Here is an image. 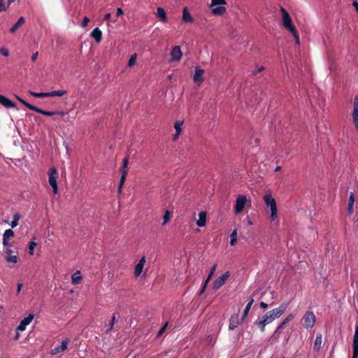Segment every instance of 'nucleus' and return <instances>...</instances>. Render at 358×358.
<instances>
[{"instance_id":"nucleus-1","label":"nucleus","mask_w":358,"mask_h":358,"mask_svg":"<svg viewBox=\"0 0 358 358\" xmlns=\"http://www.w3.org/2000/svg\"><path fill=\"white\" fill-rule=\"evenodd\" d=\"M287 308V303H282L278 308L265 313L262 317L256 322L257 325L262 331L265 329L266 325L271 324L275 319L280 317Z\"/></svg>"},{"instance_id":"nucleus-2","label":"nucleus","mask_w":358,"mask_h":358,"mask_svg":"<svg viewBox=\"0 0 358 358\" xmlns=\"http://www.w3.org/2000/svg\"><path fill=\"white\" fill-rule=\"evenodd\" d=\"M266 210L269 214L271 222L275 221L278 217V208L275 199L273 197L271 192H267L263 197Z\"/></svg>"},{"instance_id":"nucleus-3","label":"nucleus","mask_w":358,"mask_h":358,"mask_svg":"<svg viewBox=\"0 0 358 358\" xmlns=\"http://www.w3.org/2000/svg\"><path fill=\"white\" fill-rule=\"evenodd\" d=\"M280 12L282 15V26L284 27L285 29L291 32V34H292L296 41V43H299V36L294 25L292 23L289 14L283 8H280Z\"/></svg>"},{"instance_id":"nucleus-4","label":"nucleus","mask_w":358,"mask_h":358,"mask_svg":"<svg viewBox=\"0 0 358 358\" xmlns=\"http://www.w3.org/2000/svg\"><path fill=\"white\" fill-rule=\"evenodd\" d=\"M227 1L225 0H211L209 8L213 15H223L226 11Z\"/></svg>"},{"instance_id":"nucleus-5","label":"nucleus","mask_w":358,"mask_h":358,"mask_svg":"<svg viewBox=\"0 0 358 358\" xmlns=\"http://www.w3.org/2000/svg\"><path fill=\"white\" fill-rule=\"evenodd\" d=\"M250 206V201L243 194H239L237 196L235 205H234V213L239 215L241 213L246 206Z\"/></svg>"},{"instance_id":"nucleus-6","label":"nucleus","mask_w":358,"mask_h":358,"mask_svg":"<svg viewBox=\"0 0 358 358\" xmlns=\"http://www.w3.org/2000/svg\"><path fill=\"white\" fill-rule=\"evenodd\" d=\"M48 173V176H49L48 181H49L50 185L52 187L53 192L55 194L58 192L57 182V171L55 167H52L49 169Z\"/></svg>"},{"instance_id":"nucleus-7","label":"nucleus","mask_w":358,"mask_h":358,"mask_svg":"<svg viewBox=\"0 0 358 358\" xmlns=\"http://www.w3.org/2000/svg\"><path fill=\"white\" fill-rule=\"evenodd\" d=\"M303 326L306 329L312 328L315 322V316L311 311H307L303 317Z\"/></svg>"},{"instance_id":"nucleus-8","label":"nucleus","mask_w":358,"mask_h":358,"mask_svg":"<svg viewBox=\"0 0 358 358\" xmlns=\"http://www.w3.org/2000/svg\"><path fill=\"white\" fill-rule=\"evenodd\" d=\"M128 164H129V159H128L127 157H126L123 159L122 166V168H121L122 176H121V178H120V182H119V185H118V191H119V192H121L122 187V186H123V185L124 183V181L126 180V177L127 176V166H128Z\"/></svg>"},{"instance_id":"nucleus-9","label":"nucleus","mask_w":358,"mask_h":358,"mask_svg":"<svg viewBox=\"0 0 358 358\" xmlns=\"http://www.w3.org/2000/svg\"><path fill=\"white\" fill-rule=\"evenodd\" d=\"M230 276V273L229 271L225 272L223 275L219 277L217 279L215 280L213 282V289L215 290H217L220 287H221L227 279Z\"/></svg>"},{"instance_id":"nucleus-10","label":"nucleus","mask_w":358,"mask_h":358,"mask_svg":"<svg viewBox=\"0 0 358 358\" xmlns=\"http://www.w3.org/2000/svg\"><path fill=\"white\" fill-rule=\"evenodd\" d=\"M352 117L355 128L358 129V96H356L354 99Z\"/></svg>"},{"instance_id":"nucleus-11","label":"nucleus","mask_w":358,"mask_h":358,"mask_svg":"<svg viewBox=\"0 0 358 358\" xmlns=\"http://www.w3.org/2000/svg\"><path fill=\"white\" fill-rule=\"evenodd\" d=\"M34 319V315L32 314H29L27 317L24 318L17 326L16 330L18 331H23L26 329L27 326L29 325Z\"/></svg>"},{"instance_id":"nucleus-12","label":"nucleus","mask_w":358,"mask_h":358,"mask_svg":"<svg viewBox=\"0 0 358 358\" xmlns=\"http://www.w3.org/2000/svg\"><path fill=\"white\" fill-rule=\"evenodd\" d=\"M205 71L203 69H201L200 68H196L194 75L193 76V80L194 83L197 85H200L203 80V75H204Z\"/></svg>"},{"instance_id":"nucleus-13","label":"nucleus","mask_w":358,"mask_h":358,"mask_svg":"<svg viewBox=\"0 0 358 358\" xmlns=\"http://www.w3.org/2000/svg\"><path fill=\"white\" fill-rule=\"evenodd\" d=\"M69 341V340L68 338L63 340L59 346H57L51 350V354L55 355L66 350L67 349Z\"/></svg>"},{"instance_id":"nucleus-14","label":"nucleus","mask_w":358,"mask_h":358,"mask_svg":"<svg viewBox=\"0 0 358 358\" xmlns=\"http://www.w3.org/2000/svg\"><path fill=\"white\" fill-rule=\"evenodd\" d=\"M33 111H35V112H37L38 113H41L43 115H46V116H52V115H64V112H61V111H47V110H44L43 109H41L39 108H37L36 106H34L33 110Z\"/></svg>"},{"instance_id":"nucleus-15","label":"nucleus","mask_w":358,"mask_h":358,"mask_svg":"<svg viewBox=\"0 0 358 358\" xmlns=\"http://www.w3.org/2000/svg\"><path fill=\"white\" fill-rule=\"evenodd\" d=\"M145 263V257L143 256L141 258L138 263L136 265L134 269V276L138 277L142 273L144 265Z\"/></svg>"},{"instance_id":"nucleus-16","label":"nucleus","mask_w":358,"mask_h":358,"mask_svg":"<svg viewBox=\"0 0 358 358\" xmlns=\"http://www.w3.org/2000/svg\"><path fill=\"white\" fill-rule=\"evenodd\" d=\"M0 103L7 108H15V103L3 95L0 94Z\"/></svg>"},{"instance_id":"nucleus-17","label":"nucleus","mask_w":358,"mask_h":358,"mask_svg":"<svg viewBox=\"0 0 358 358\" xmlns=\"http://www.w3.org/2000/svg\"><path fill=\"white\" fill-rule=\"evenodd\" d=\"M12 250L10 248H7L6 250V257L5 259L8 262L17 263L18 257L17 255H12Z\"/></svg>"},{"instance_id":"nucleus-18","label":"nucleus","mask_w":358,"mask_h":358,"mask_svg":"<svg viewBox=\"0 0 358 358\" xmlns=\"http://www.w3.org/2000/svg\"><path fill=\"white\" fill-rule=\"evenodd\" d=\"M90 35L97 43H99L102 40V32L98 27L94 29Z\"/></svg>"},{"instance_id":"nucleus-19","label":"nucleus","mask_w":358,"mask_h":358,"mask_svg":"<svg viewBox=\"0 0 358 358\" xmlns=\"http://www.w3.org/2000/svg\"><path fill=\"white\" fill-rule=\"evenodd\" d=\"M196 223L198 227H204L206 224V213L205 211H201L199 214V219L196 221Z\"/></svg>"},{"instance_id":"nucleus-20","label":"nucleus","mask_w":358,"mask_h":358,"mask_svg":"<svg viewBox=\"0 0 358 358\" xmlns=\"http://www.w3.org/2000/svg\"><path fill=\"white\" fill-rule=\"evenodd\" d=\"M239 324V317L238 314L231 315L229 320V329L233 330Z\"/></svg>"},{"instance_id":"nucleus-21","label":"nucleus","mask_w":358,"mask_h":358,"mask_svg":"<svg viewBox=\"0 0 358 358\" xmlns=\"http://www.w3.org/2000/svg\"><path fill=\"white\" fill-rule=\"evenodd\" d=\"M182 21L185 23H192L194 21L193 17L188 11L187 8H184L182 10Z\"/></svg>"},{"instance_id":"nucleus-22","label":"nucleus","mask_w":358,"mask_h":358,"mask_svg":"<svg viewBox=\"0 0 358 358\" xmlns=\"http://www.w3.org/2000/svg\"><path fill=\"white\" fill-rule=\"evenodd\" d=\"M322 336L321 334H317L314 342V350L319 351L322 347Z\"/></svg>"},{"instance_id":"nucleus-23","label":"nucleus","mask_w":358,"mask_h":358,"mask_svg":"<svg viewBox=\"0 0 358 358\" xmlns=\"http://www.w3.org/2000/svg\"><path fill=\"white\" fill-rule=\"evenodd\" d=\"M157 17L162 22H165L167 20L166 14L163 8L159 7L156 13Z\"/></svg>"},{"instance_id":"nucleus-24","label":"nucleus","mask_w":358,"mask_h":358,"mask_svg":"<svg viewBox=\"0 0 358 358\" xmlns=\"http://www.w3.org/2000/svg\"><path fill=\"white\" fill-rule=\"evenodd\" d=\"M25 22V19L24 17H20L17 22L12 26V27L10 29V33H15L17 29L22 26Z\"/></svg>"},{"instance_id":"nucleus-25","label":"nucleus","mask_w":358,"mask_h":358,"mask_svg":"<svg viewBox=\"0 0 358 358\" xmlns=\"http://www.w3.org/2000/svg\"><path fill=\"white\" fill-rule=\"evenodd\" d=\"M171 57V62L179 61V45H176L173 48Z\"/></svg>"},{"instance_id":"nucleus-26","label":"nucleus","mask_w":358,"mask_h":358,"mask_svg":"<svg viewBox=\"0 0 358 358\" xmlns=\"http://www.w3.org/2000/svg\"><path fill=\"white\" fill-rule=\"evenodd\" d=\"M254 302V299H251L250 300V301L248 303V304L246 305L245 309H244V311H243V315H242V320L243 321L245 320V318L248 316V313L252 306V303Z\"/></svg>"},{"instance_id":"nucleus-27","label":"nucleus","mask_w":358,"mask_h":358,"mask_svg":"<svg viewBox=\"0 0 358 358\" xmlns=\"http://www.w3.org/2000/svg\"><path fill=\"white\" fill-rule=\"evenodd\" d=\"M81 280H82V277L80 275V271H77L71 277V282H72V284H73V285H78V284L80 283Z\"/></svg>"},{"instance_id":"nucleus-28","label":"nucleus","mask_w":358,"mask_h":358,"mask_svg":"<svg viewBox=\"0 0 358 358\" xmlns=\"http://www.w3.org/2000/svg\"><path fill=\"white\" fill-rule=\"evenodd\" d=\"M66 94H67V91H66V90H55V91H52L50 92H48V97L62 96Z\"/></svg>"},{"instance_id":"nucleus-29","label":"nucleus","mask_w":358,"mask_h":358,"mask_svg":"<svg viewBox=\"0 0 358 358\" xmlns=\"http://www.w3.org/2000/svg\"><path fill=\"white\" fill-rule=\"evenodd\" d=\"M29 94L36 98H45L48 97V92H35L32 91H29Z\"/></svg>"},{"instance_id":"nucleus-30","label":"nucleus","mask_w":358,"mask_h":358,"mask_svg":"<svg viewBox=\"0 0 358 358\" xmlns=\"http://www.w3.org/2000/svg\"><path fill=\"white\" fill-rule=\"evenodd\" d=\"M237 241V229H235L230 235V244L234 245Z\"/></svg>"},{"instance_id":"nucleus-31","label":"nucleus","mask_w":358,"mask_h":358,"mask_svg":"<svg viewBox=\"0 0 358 358\" xmlns=\"http://www.w3.org/2000/svg\"><path fill=\"white\" fill-rule=\"evenodd\" d=\"M15 98L20 102L22 103L24 106H26L27 108H28L29 110H33L34 106L30 104L29 103L25 101L24 99H22V98H20L19 96L17 95H15Z\"/></svg>"},{"instance_id":"nucleus-32","label":"nucleus","mask_w":358,"mask_h":358,"mask_svg":"<svg viewBox=\"0 0 358 358\" xmlns=\"http://www.w3.org/2000/svg\"><path fill=\"white\" fill-rule=\"evenodd\" d=\"M353 205H354V196H353V194H351L350 196V198H349L348 208V212L350 214H352L353 212Z\"/></svg>"},{"instance_id":"nucleus-33","label":"nucleus","mask_w":358,"mask_h":358,"mask_svg":"<svg viewBox=\"0 0 358 358\" xmlns=\"http://www.w3.org/2000/svg\"><path fill=\"white\" fill-rule=\"evenodd\" d=\"M216 268H217V265L216 264L213 265L211 267V268L210 270V272H209V274H208V277H207V278L206 280V284H208V282L210 280L212 276L213 275L215 271H216Z\"/></svg>"},{"instance_id":"nucleus-34","label":"nucleus","mask_w":358,"mask_h":358,"mask_svg":"<svg viewBox=\"0 0 358 358\" xmlns=\"http://www.w3.org/2000/svg\"><path fill=\"white\" fill-rule=\"evenodd\" d=\"M14 236V232L12 229H6L3 235V238L6 239H9L10 238Z\"/></svg>"},{"instance_id":"nucleus-35","label":"nucleus","mask_w":358,"mask_h":358,"mask_svg":"<svg viewBox=\"0 0 358 358\" xmlns=\"http://www.w3.org/2000/svg\"><path fill=\"white\" fill-rule=\"evenodd\" d=\"M174 128L176 129V134L173 136V141H176L179 136V120H176L175 122Z\"/></svg>"},{"instance_id":"nucleus-36","label":"nucleus","mask_w":358,"mask_h":358,"mask_svg":"<svg viewBox=\"0 0 358 358\" xmlns=\"http://www.w3.org/2000/svg\"><path fill=\"white\" fill-rule=\"evenodd\" d=\"M36 245V243L35 241H30L29 243V254L32 255L34 252V248Z\"/></svg>"},{"instance_id":"nucleus-37","label":"nucleus","mask_w":358,"mask_h":358,"mask_svg":"<svg viewBox=\"0 0 358 358\" xmlns=\"http://www.w3.org/2000/svg\"><path fill=\"white\" fill-rule=\"evenodd\" d=\"M136 54L132 55L129 59V62L127 64L128 66L131 67L132 66H134V64L136 63Z\"/></svg>"},{"instance_id":"nucleus-38","label":"nucleus","mask_w":358,"mask_h":358,"mask_svg":"<svg viewBox=\"0 0 358 358\" xmlns=\"http://www.w3.org/2000/svg\"><path fill=\"white\" fill-rule=\"evenodd\" d=\"M170 220V213L169 210L165 212L163 216V224H166Z\"/></svg>"},{"instance_id":"nucleus-39","label":"nucleus","mask_w":358,"mask_h":358,"mask_svg":"<svg viewBox=\"0 0 358 358\" xmlns=\"http://www.w3.org/2000/svg\"><path fill=\"white\" fill-rule=\"evenodd\" d=\"M285 324H283V322L278 326V327L277 328L276 331L274 332V334H273V338H276L278 339V332L283 327V326L285 325Z\"/></svg>"},{"instance_id":"nucleus-40","label":"nucleus","mask_w":358,"mask_h":358,"mask_svg":"<svg viewBox=\"0 0 358 358\" xmlns=\"http://www.w3.org/2000/svg\"><path fill=\"white\" fill-rule=\"evenodd\" d=\"M0 53L2 54L3 56L5 57H8L9 56V51L7 48H0Z\"/></svg>"},{"instance_id":"nucleus-41","label":"nucleus","mask_w":358,"mask_h":358,"mask_svg":"<svg viewBox=\"0 0 358 358\" xmlns=\"http://www.w3.org/2000/svg\"><path fill=\"white\" fill-rule=\"evenodd\" d=\"M8 7V5L6 6L3 1H0V13L1 11H6Z\"/></svg>"},{"instance_id":"nucleus-42","label":"nucleus","mask_w":358,"mask_h":358,"mask_svg":"<svg viewBox=\"0 0 358 358\" xmlns=\"http://www.w3.org/2000/svg\"><path fill=\"white\" fill-rule=\"evenodd\" d=\"M167 325H168V322H166V324H164V326H163V327L159 329V331L157 332V337H160V336L163 334V333H164V330H165V329H166V326H167Z\"/></svg>"},{"instance_id":"nucleus-43","label":"nucleus","mask_w":358,"mask_h":358,"mask_svg":"<svg viewBox=\"0 0 358 358\" xmlns=\"http://www.w3.org/2000/svg\"><path fill=\"white\" fill-rule=\"evenodd\" d=\"M89 22H90L89 18H88L87 17H86V16H85V17H84V18H83V22H82L81 26H82L83 27H86Z\"/></svg>"},{"instance_id":"nucleus-44","label":"nucleus","mask_w":358,"mask_h":358,"mask_svg":"<svg viewBox=\"0 0 358 358\" xmlns=\"http://www.w3.org/2000/svg\"><path fill=\"white\" fill-rule=\"evenodd\" d=\"M294 318L292 314H289L283 321V324H287Z\"/></svg>"},{"instance_id":"nucleus-45","label":"nucleus","mask_w":358,"mask_h":358,"mask_svg":"<svg viewBox=\"0 0 358 358\" xmlns=\"http://www.w3.org/2000/svg\"><path fill=\"white\" fill-rule=\"evenodd\" d=\"M123 14H124L123 10L122 8H118L117 9V13H116L117 17L122 16Z\"/></svg>"},{"instance_id":"nucleus-46","label":"nucleus","mask_w":358,"mask_h":358,"mask_svg":"<svg viewBox=\"0 0 358 358\" xmlns=\"http://www.w3.org/2000/svg\"><path fill=\"white\" fill-rule=\"evenodd\" d=\"M38 52H35L32 55L31 57V59L32 62H35L38 57Z\"/></svg>"},{"instance_id":"nucleus-47","label":"nucleus","mask_w":358,"mask_h":358,"mask_svg":"<svg viewBox=\"0 0 358 358\" xmlns=\"http://www.w3.org/2000/svg\"><path fill=\"white\" fill-rule=\"evenodd\" d=\"M18 225V222H17L16 220H15L14 219L12 220L11 223H10V226L12 228H14L15 227H17Z\"/></svg>"},{"instance_id":"nucleus-48","label":"nucleus","mask_w":358,"mask_h":358,"mask_svg":"<svg viewBox=\"0 0 358 358\" xmlns=\"http://www.w3.org/2000/svg\"><path fill=\"white\" fill-rule=\"evenodd\" d=\"M22 286H23V284L22 282H19L17 284V294H19L20 292Z\"/></svg>"},{"instance_id":"nucleus-49","label":"nucleus","mask_w":358,"mask_h":358,"mask_svg":"<svg viewBox=\"0 0 358 358\" xmlns=\"http://www.w3.org/2000/svg\"><path fill=\"white\" fill-rule=\"evenodd\" d=\"M3 245L4 246L10 245V243L8 242V239H6L3 238Z\"/></svg>"},{"instance_id":"nucleus-50","label":"nucleus","mask_w":358,"mask_h":358,"mask_svg":"<svg viewBox=\"0 0 358 358\" xmlns=\"http://www.w3.org/2000/svg\"><path fill=\"white\" fill-rule=\"evenodd\" d=\"M13 219H14L15 220H16L17 222H18V221H19V220L20 219V214H19V213H16V214H15V215H13Z\"/></svg>"},{"instance_id":"nucleus-51","label":"nucleus","mask_w":358,"mask_h":358,"mask_svg":"<svg viewBox=\"0 0 358 358\" xmlns=\"http://www.w3.org/2000/svg\"><path fill=\"white\" fill-rule=\"evenodd\" d=\"M115 321V315H113L112 317L111 322H110V329L113 327Z\"/></svg>"},{"instance_id":"nucleus-52","label":"nucleus","mask_w":358,"mask_h":358,"mask_svg":"<svg viewBox=\"0 0 358 358\" xmlns=\"http://www.w3.org/2000/svg\"><path fill=\"white\" fill-rule=\"evenodd\" d=\"M259 305H260V307L264 308V309L268 308V304L264 303V302H261Z\"/></svg>"},{"instance_id":"nucleus-53","label":"nucleus","mask_w":358,"mask_h":358,"mask_svg":"<svg viewBox=\"0 0 358 358\" xmlns=\"http://www.w3.org/2000/svg\"><path fill=\"white\" fill-rule=\"evenodd\" d=\"M110 17H111V15L110 13H106L105 15H104V20H109L110 19Z\"/></svg>"},{"instance_id":"nucleus-54","label":"nucleus","mask_w":358,"mask_h":358,"mask_svg":"<svg viewBox=\"0 0 358 358\" xmlns=\"http://www.w3.org/2000/svg\"><path fill=\"white\" fill-rule=\"evenodd\" d=\"M208 284H206V281L204 282L203 285V287L202 289H201V292H200V294H202L205 289H206V287L207 286Z\"/></svg>"},{"instance_id":"nucleus-55","label":"nucleus","mask_w":358,"mask_h":358,"mask_svg":"<svg viewBox=\"0 0 358 358\" xmlns=\"http://www.w3.org/2000/svg\"><path fill=\"white\" fill-rule=\"evenodd\" d=\"M353 6L355 8L356 11L358 13V3L357 1L353 2Z\"/></svg>"},{"instance_id":"nucleus-56","label":"nucleus","mask_w":358,"mask_h":358,"mask_svg":"<svg viewBox=\"0 0 358 358\" xmlns=\"http://www.w3.org/2000/svg\"><path fill=\"white\" fill-rule=\"evenodd\" d=\"M248 224L249 226L252 225V224H253L252 221V220H250V219H248Z\"/></svg>"},{"instance_id":"nucleus-57","label":"nucleus","mask_w":358,"mask_h":358,"mask_svg":"<svg viewBox=\"0 0 358 358\" xmlns=\"http://www.w3.org/2000/svg\"><path fill=\"white\" fill-rule=\"evenodd\" d=\"M352 358H358V353L353 352Z\"/></svg>"},{"instance_id":"nucleus-58","label":"nucleus","mask_w":358,"mask_h":358,"mask_svg":"<svg viewBox=\"0 0 358 358\" xmlns=\"http://www.w3.org/2000/svg\"><path fill=\"white\" fill-rule=\"evenodd\" d=\"M19 337H20L19 333H18V332H17V333H16V335H15V340H17V339L19 338Z\"/></svg>"},{"instance_id":"nucleus-59","label":"nucleus","mask_w":358,"mask_h":358,"mask_svg":"<svg viewBox=\"0 0 358 358\" xmlns=\"http://www.w3.org/2000/svg\"><path fill=\"white\" fill-rule=\"evenodd\" d=\"M281 167L280 166H277L275 169V171H279L280 170Z\"/></svg>"},{"instance_id":"nucleus-60","label":"nucleus","mask_w":358,"mask_h":358,"mask_svg":"<svg viewBox=\"0 0 358 358\" xmlns=\"http://www.w3.org/2000/svg\"><path fill=\"white\" fill-rule=\"evenodd\" d=\"M172 76H173L172 75H169V76H168L169 79V80H171V79H172Z\"/></svg>"},{"instance_id":"nucleus-61","label":"nucleus","mask_w":358,"mask_h":358,"mask_svg":"<svg viewBox=\"0 0 358 358\" xmlns=\"http://www.w3.org/2000/svg\"><path fill=\"white\" fill-rule=\"evenodd\" d=\"M13 0H8V4L12 1Z\"/></svg>"},{"instance_id":"nucleus-62","label":"nucleus","mask_w":358,"mask_h":358,"mask_svg":"<svg viewBox=\"0 0 358 358\" xmlns=\"http://www.w3.org/2000/svg\"><path fill=\"white\" fill-rule=\"evenodd\" d=\"M180 57H182V52H180Z\"/></svg>"}]
</instances>
